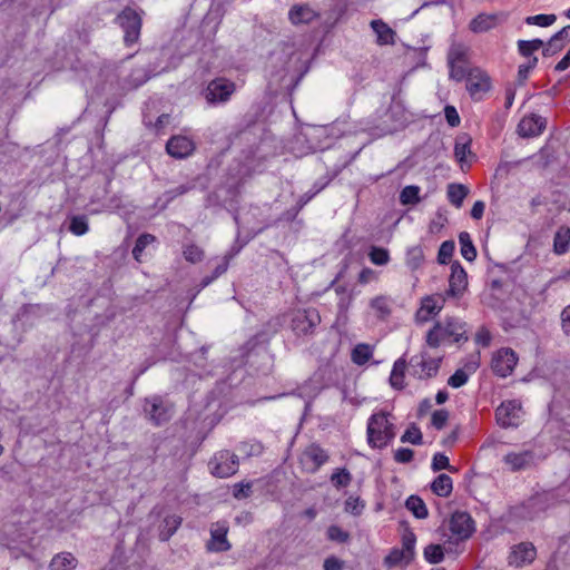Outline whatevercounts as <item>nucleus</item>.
Wrapping results in <instances>:
<instances>
[{
    "label": "nucleus",
    "mask_w": 570,
    "mask_h": 570,
    "mask_svg": "<svg viewBox=\"0 0 570 570\" xmlns=\"http://www.w3.org/2000/svg\"><path fill=\"white\" fill-rule=\"evenodd\" d=\"M557 20L556 14H537L525 18L527 24H535L539 27H549Z\"/></svg>",
    "instance_id": "50"
},
{
    "label": "nucleus",
    "mask_w": 570,
    "mask_h": 570,
    "mask_svg": "<svg viewBox=\"0 0 570 570\" xmlns=\"http://www.w3.org/2000/svg\"><path fill=\"white\" fill-rule=\"evenodd\" d=\"M414 452L409 448H400L394 453V460L399 463H409L413 460Z\"/></svg>",
    "instance_id": "60"
},
{
    "label": "nucleus",
    "mask_w": 570,
    "mask_h": 570,
    "mask_svg": "<svg viewBox=\"0 0 570 570\" xmlns=\"http://www.w3.org/2000/svg\"><path fill=\"white\" fill-rule=\"evenodd\" d=\"M442 336L445 341L451 340L452 342L460 343L461 341H468L465 335L464 323L454 317H449L444 323H441Z\"/></svg>",
    "instance_id": "20"
},
{
    "label": "nucleus",
    "mask_w": 570,
    "mask_h": 570,
    "mask_svg": "<svg viewBox=\"0 0 570 570\" xmlns=\"http://www.w3.org/2000/svg\"><path fill=\"white\" fill-rule=\"evenodd\" d=\"M544 46L543 41L540 40V39H533V40H519L518 41V49H519V52L530 59L532 58V53L537 50H539L540 48H542Z\"/></svg>",
    "instance_id": "37"
},
{
    "label": "nucleus",
    "mask_w": 570,
    "mask_h": 570,
    "mask_svg": "<svg viewBox=\"0 0 570 570\" xmlns=\"http://www.w3.org/2000/svg\"><path fill=\"white\" fill-rule=\"evenodd\" d=\"M386 116L394 122V129L402 128L410 121L407 112L400 102H392Z\"/></svg>",
    "instance_id": "28"
},
{
    "label": "nucleus",
    "mask_w": 570,
    "mask_h": 570,
    "mask_svg": "<svg viewBox=\"0 0 570 570\" xmlns=\"http://www.w3.org/2000/svg\"><path fill=\"white\" fill-rule=\"evenodd\" d=\"M547 121L539 115L523 117L518 125V132L521 137L539 136L546 128Z\"/></svg>",
    "instance_id": "18"
},
{
    "label": "nucleus",
    "mask_w": 570,
    "mask_h": 570,
    "mask_svg": "<svg viewBox=\"0 0 570 570\" xmlns=\"http://www.w3.org/2000/svg\"><path fill=\"white\" fill-rule=\"evenodd\" d=\"M370 261L377 266H385L390 262V253L386 248L371 246L368 250Z\"/></svg>",
    "instance_id": "38"
},
{
    "label": "nucleus",
    "mask_w": 570,
    "mask_h": 570,
    "mask_svg": "<svg viewBox=\"0 0 570 570\" xmlns=\"http://www.w3.org/2000/svg\"><path fill=\"white\" fill-rule=\"evenodd\" d=\"M320 323L321 315L318 311L313 307L297 309L293 313L291 318L292 331L298 336L313 334Z\"/></svg>",
    "instance_id": "6"
},
{
    "label": "nucleus",
    "mask_w": 570,
    "mask_h": 570,
    "mask_svg": "<svg viewBox=\"0 0 570 570\" xmlns=\"http://www.w3.org/2000/svg\"><path fill=\"white\" fill-rule=\"evenodd\" d=\"M208 466L213 475L228 478L238 471V456L227 450L219 451L209 461Z\"/></svg>",
    "instance_id": "8"
},
{
    "label": "nucleus",
    "mask_w": 570,
    "mask_h": 570,
    "mask_svg": "<svg viewBox=\"0 0 570 570\" xmlns=\"http://www.w3.org/2000/svg\"><path fill=\"white\" fill-rule=\"evenodd\" d=\"M316 17V12L307 4L294 6L288 12V18L293 24L309 23Z\"/></svg>",
    "instance_id": "23"
},
{
    "label": "nucleus",
    "mask_w": 570,
    "mask_h": 570,
    "mask_svg": "<svg viewBox=\"0 0 570 570\" xmlns=\"http://www.w3.org/2000/svg\"><path fill=\"white\" fill-rule=\"evenodd\" d=\"M403 560L406 562V553L403 550L394 549L386 556L385 563L396 566Z\"/></svg>",
    "instance_id": "61"
},
{
    "label": "nucleus",
    "mask_w": 570,
    "mask_h": 570,
    "mask_svg": "<svg viewBox=\"0 0 570 570\" xmlns=\"http://www.w3.org/2000/svg\"><path fill=\"white\" fill-rule=\"evenodd\" d=\"M444 301L445 298L441 295L426 296L422 301V305L416 314V317L421 322L429 321L431 315H436L441 312Z\"/></svg>",
    "instance_id": "21"
},
{
    "label": "nucleus",
    "mask_w": 570,
    "mask_h": 570,
    "mask_svg": "<svg viewBox=\"0 0 570 570\" xmlns=\"http://www.w3.org/2000/svg\"><path fill=\"white\" fill-rule=\"evenodd\" d=\"M372 355L373 348L368 344L360 343L353 348L351 358L356 365H364L370 361Z\"/></svg>",
    "instance_id": "33"
},
{
    "label": "nucleus",
    "mask_w": 570,
    "mask_h": 570,
    "mask_svg": "<svg viewBox=\"0 0 570 570\" xmlns=\"http://www.w3.org/2000/svg\"><path fill=\"white\" fill-rule=\"evenodd\" d=\"M431 468L434 472H438L440 470L458 472V469L450 464L449 458L441 452H438L433 455Z\"/></svg>",
    "instance_id": "43"
},
{
    "label": "nucleus",
    "mask_w": 570,
    "mask_h": 570,
    "mask_svg": "<svg viewBox=\"0 0 570 570\" xmlns=\"http://www.w3.org/2000/svg\"><path fill=\"white\" fill-rule=\"evenodd\" d=\"M472 155L473 154L471 151V138L466 135L459 136L455 140L454 156L456 160L460 163L462 169L464 164L466 163V157Z\"/></svg>",
    "instance_id": "27"
},
{
    "label": "nucleus",
    "mask_w": 570,
    "mask_h": 570,
    "mask_svg": "<svg viewBox=\"0 0 570 570\" xmlns=\"http://www.w3.org/2000/svg\"><path fill=\"white\" fill-rule=\"evenodd\" d=\"M535 454L532 450L507 453L502 461L512 472L529 469L534 463Z\"/></svg>",
    "instance_id": "16"
},
{
    "label": "nucleus",
    "mask_w": 570,
    "mask_h": 570,
    "mask_svg": "<svg viewBox=\"0 0 570 570\" xmlns=\"http://www.w3.org/2000/svg\"><path fill=\"white\" fill-rule=\"evenodd\" d=\"M228 528L225 524L216 523L210 528V540L207 543V549L216 552H224L230 549L227 535Z\"/></svg>",
    "instance_id": "19"
},
{
    "label": "nucleus",
    "mask_w": 570,
    "mask_h": 570,
    "mask_svg": "<svg viewBox=\"0 0 570 570\" xmlns=\"http://www.w3.org/2000/svg\"><path fill=\"white\" fill-rule=\"evenodd\" d=\"M423 259V250L420 246L412 247L407 252V265L413 269L417 268Z\"/></svg>",
    "instance_id": "53"
},
{
    "label": "nucleus",
    "mask_w": 570,
    "mask_h": 570,
    "mask_svg": "<svg viewBox=\"0 0 570 570\" xmlns=\"http://www.w3.org/2000/svg\"><path fill=\"white\" fill-rule=\"evenodd\" d=\"M466 61V49L461 45H453L448 53V63H465Z\"/></svg>",
    "instance_id": "47"
},
{
    "label": "nucleus",
    "mask_w": 570,
    "mask_h": 570,
    "mask_svg": "<svg viewBox=\"0 0 570 570\" xmlns=\"http://www.w3.org/2000/svg\"><path fill=\"white\" fill-rule=\"evenodd\" d=\"M570 247V228L567 226H561L553 239V250L558 255L566 254Z\"/></svg>",
    "instance_id": "30"
},
{
    "label": "nucleus",
    "mask_w": 570,
    "mask_h": 570,
    "mask_svg": "<svg viewBox=\"0 0 570 570\" xmlns=\"http://www.w3.org/2000/svg\"><path fill=\"white\" fill-rule=\"evenodd\" d=\"M330 481L336 489L346 488L352 481V474L345 468L335 469Z\"/></svg>",
    "instance_id": "36"
},
{
    "label": "nucleus",
    "mask_w": 570,
    "mask_h": 570,
    "mask_svg": "<svg viewBox=\"0 0 570 570\" xmlns=\"http://www.w3.org/2000/svg\"><path fill=\"white\" fill-rule=\"evenodd\" d=\"M406 370V361L401 357L395 361L391 375H390V384L392 387L396 390H402L404 387V374Z\"/></svg>",
    "instance_id": "31"
},
{
    "label": "nucleus",
    "mask_w": 570,
    "mask_h": 570,
    "mask_svg": "<svg viewBox=\"0 0 570 570\" xmlns=\"http://www.w3.org/2000/svg\"><path fill=\"white\" fill-rule=\"evenodd\" d=\"M328 459L330 455L325 449L317 443H312L303 450L299 456V463L306 472L315 473Z\"/></svg>",
    "instance_id": "10"
},
{
    "label": "nucleus",
    "mask_w": 570,
    "mask_h": 570,
    "mask_svg": "<svg viewBox=\"0 0 570 570\" xmlns=\"http://www.w3.org/2000/svg\"><path fill=\"white\" fill-rule=\"evenodd\" d=\"M559 501L556 491L538 492L523 502L512 507L510 509V515L517 520L532 521L549 509L556 507Z\"/></svg>",
    "instance_id": "1"
},
{
    "label": "nucleus",
    "mask_w": 570,
    "mask_h": 570,
    "mask_svg": "<svg viewBox=\"0 0 570 570\" xmlns=\"http://www.w3.org/2000/svg\"><path fill=\"white\" fill-rule=\"evenodd\" d=\"M183 254L186 261L194 264L200 262L204 257V250L194 244L185 246Z\"/></svg>",
    "instance_id": "51"
},
{
    "label": "nucleus",
    "mask_w": 570,
    "mask_h": 570,
    "mask_svg": "<svg viewBox=\"0 0 570 570\" xmlns=\"http://www.w3.org/2000/svg\"><path fill=\"white\" fill-rule=\"evenodd\" d=\"M142 413L153 425L161 426L174 416L175 405L160 395H153L144 400Z\"/></svg>",
    "instance_id": "3"
},
{
    "label": "nucleus",
    "mask_w": 570,
    "mask_h": 570,
    "mask_svg": "<svg viewBox=\"0 0 570 570\" xmlns=\"http://www.w3.org/2000/svg\"><path fill=\"white\" fill-rule=\"evenodd\" d=\"M561 325L564 334L570 335V304L561 313Z\"/></svg>",
    "instance_id": "64"
},
{
    "label": "nucleus",
    "mask_w": 570,
    "mask_h": 570,
    "mask_svg": "<svg viewBox=\"0 0 570 570\" xmlns=\"http://www.w3.org/2000/svg\"><path fill=\"white\" fill-rule=\"evenodd\" d=\"M448 417H449V413L448 411L445 410H436L433 412L432 414V425L436 429V430H441L444 428L446 421H448Z\"/></svg>",
    "instance_id": "59"
},
{
    "label": "nucleus",
    "mask_w": 570,
    "mask_h": 570,
    "mask_svg": "<svg viewBox=\"0 0 570 570\" xmlns=\"http://www.w3.org/2000/svg\"><path fill=\"white\" fill-rule=\"evenodd\" d=\"M468 286V275L459 262L451 265V274L449 278V289L446 296L460 297Z\"/></svg>",
    "instance_id": "15"
},
{
    "label": "nucleus",
    "mask_w": 570,
    "mask_h": 570,
    "mask_svg": "<svg viewBox=\"0 0 570 570\" xmlns=\"http://www.w3.org/2000/svg\"><path fill=\"white\" fill-rule=\"evenodd\" d=\"M445 342L442 336L441 323L438 322L426 334V343L431 347H438Z\"/></svg>",
    "instance_id": "48"
},
{
    "label": "nucleus",
    "mask_w": 570,
    "mask_h": 570,
    "mask_svg": "<svg viewBox=\"0 0 570 570\" xmlns=\"http://www.w3.org/2000/svg\"><path fill=\"white\" fill-rule=\"evenodd\" d=\"M440 362V358H432L426 353L414 355L409 362L410 373L420 380L433 377L439 372Z\"/></svg>",
    "instance_id": "9"
},
{
    "label": "nucleus",
    "mask_w": 570,
    "mask_h": 570,
    "mask_svg": "<svg viewBox=\"0 0 570 570\" xmlns=\"http://www.w3.org/2000/svg\"><path fill=\"white\" fill-rule=\"evenodd\" d=\"M344 562L341 559L331 556L324 560L323 568L324 570H342Z\"/></svg>",
    "instance_id": "63"
},
{
    "label": "nucleus",
    "mask_w": 570,
    "mask_h": 570,
    "mask_svg": "<svg viewBox=\"0 0 570 570\" xmlns=\"http://www.w3.org/2000/svg\"><path fill=\"white\" fill-rule=\"evenodd\" d=\"M395 436L394 424L384 412L374 413L367 422V442L372 448L382 449Z\"/></svg>",
    "instance_id": "2"
},
{
    "label": "nucleus",
    "mask_w": 570,
    "mask_h": 570,
    "mask_svg": "<svg viewBox=\"0 0 570 570\" xmlns=\"http://www.w3.org/2000/svg\"><path fill=\"white\" fill-rule=\"evenodd\" d=\"M156 242V237L151 234H148V233H144L141 234L137 240H136V244H135V247L132 249V256L137 261V262H140V257L145 250V248L155 243Z\"/></svg>",
    "instance_id": "39"
},
{
    "label": "nucleus",
    "mask_w": 570,
    "mask_h": 570,
    "mask_svg": "<svg viewBox=\"0 0 570 570\" xmlns=\"http://www.w3.org/2000/svg\"><path fill=\"white\" fill-rule=\"evenodd\" d=\"M422 432L421 430L413 423L411 424L407 430L404 432V434L401 436V442L403 443H412L414 445L422 444Z\"/></svg>",
    "instance_id": "46"
},
{
    "label": "nucleus",
    "mask_w": 570,
    "mask_h": 570,
    "mask_svg": "<svg viewBox=\"0 0 570 570\" xmlns=\"http://www.w3.org/2000/svg\"><path fill=\"white\" fill-rule=\"evenodd\" d=\"M498 24L497 14L481 13L470 22V30L475 33L489 31Z\"/></svg>",
    "instance_id": "25"
},
{
    "label": "nucleus",
    "mask_w": 570,
    "mask_h": 570,
    "mask_svg": "<svg viewBox=\"0 0 570 570\" xmlns=\"http://www.w3.org/2000/svg\"><path fill=\"white\" fill-rule=\"evenodd\" d=\"M77 563L78 561L72 553L60 552L51 559L49 570H73Z\"/></svg>",
    "instance_id": "26"
},
{
    "label": "nucleus",
    "mask_w": 570,
    "mask_h": 570,
    "mask_svg": "<svg viewBox=\"0 0 570 570\" xmlns=\"http://www.w3.org/2000/svg\"><path fill=\"white\" fill-rule=\"evenodd\" d=\"M405 507L417 519H425L428 517V514H429L428 508H426L424 501L421 498L416 497V495H411L406 500Z\"/></svg>",
    "instance_id": "35"
},
{
    "label": "nucleus",
    "mask_w": 570,
    "mask_h": 570,
    "mask_svg": "<svg viewBox=\"0 0 570 570\" xmlns=\"http://www.w3.org/2000/svg\"><path fill=\"white\" fill-rule=\"evenodd\" d=\"M450 67V77L456 81H461L464 78L466 79L469 70L464 66V63H449Z\"/></svg>",
    "instance_id": "55"
},
{
    "label": "nucleus",
    "mask_w": 570,
    "mask_h": 570,
    "mask_svg": "<svg viewBox=\"0 0 570 570\" xmlns=\"http://www.w3.org/2000/svg\"><path fill=\"white\" fill-rule=\"evenodd\" d=\"M431 489L436 495L448 498L453 490L452 479L448 474H440L432 482Z\"/></svg>",
    "instance_id": "32"
},
{
    "label": "nucleus",
    "mask_w": 570,
    "mask_h": 570,
    "mask_svg": "<svg viewBox=\"0 0 570 570\" xmlns=\"http://www.w3.org/2000/svg\"><path fill=\"white\" fill-rule=\"evenodd\" d=\"M235 91L236 85L234 81L219 77L208 82L203 95L208 105L217 106L229 101Z\"/></svg>",
    "instance_id": "4"
},
{
    "label": "nucleus",
    "mask_w": 570,
    "mask_h": 570,
    "mask_svg": "<svg viewBox=\"0 0 570 570\" xmlns=\"http://www.w3.org/2000/svg\"><path fill=\"white\" fill-rule=\"evenodd\" d=\"M327 538L332 541L346 542L350 538L348 533L337 525H331L327 529Z\"/></svg>",
    "instance_id": "57"
},
{
    "label": "nucleus",
    "mask_w": 570,
    "mask_h": 570,
    "mask_svg": "<svg viewBox=\"0 0 570 570\" xmlns=\"http://www.w3.org/2000/svg\"><path fill=\"white\" fill-rule=\"evenodd\" d=\"M537 557V549L531 542H520L511 548L508 557V564L522 568L531 564Z\"/></svg>",
    "instance_id": "12"
},
{
    "label": "nucleus",
    "mask_w": 570,
    "mask_h": 570,
    "mask_svg": "<svg viewBox=\"0 0 570 570\" xmlns=\"http://www.w3.org/2000/svg\"><path fill=\"white\" fill-rule=\"evenodd\" d=\"M491 88L490 77L480 68H470L466 77V90L474 100L482 99Z\"/></svg>",
    "instance_id": "11"
},
{
    "label": "nucleus",
    "mask_w": 570,
    "mask_h": 570,
    "mask_svg": "<svg viewBox=\"0 0 570 570\" xmlns=\"http://www.w3.org/2000/svg\"><path fill=\"white\" fill-rule=\"evenodd\" d=\"M69 230L77 236L85 235L89 230L88 218L85 215L72 216Z\"/></svg>",
    "instance_id": "41"
},
{
    "label": "nucleus",
    "mask_w": 570,
    "mask_h": 570,
    "mask_svg": "<svg viewBox=\"0 0 570 570\" xmlns=\"http://www.w3.org/2000/svg\"><path fill=\"white\" fill-rule=\"evenodd\" d=\"M191 189V186L190 185H180L176 188H173V189H169L167 190L164 196L166 197V203H170L171 200H174L176 197L178 196H181L184 194H186L187 191H189Z\"/></svg>",
    "instance_id": "62"
},
{
    "label": "nucleus",
    "mask_w": 570,
    "mask_h": 570,
    "mask_svg": "<svg viewBox=\"0 0 570 570\" xmlns=\"http://www.w3.org/2000/svg\"><path fill=\"white\" fill-rule=\"evenodd\" d=\"M181 524V518L176 514L166 515L159 524V540L168 541Z\"/></svg>",
    "instance_id": "24"
},
{
    "label": "nucleus",
    "mask_w": 570,
    "mask_h": 570,
    "mask_svg": "<svg viewBox=\"0 0 570 570\" xmlns=\"http://www.w3.org/2000/svg\"><path fill=\"white\" fill-rule=\"evenodd\" d=\"M468 194L469 188L462 184L452 183L448 185V199L456 208H460L462 206L463 200L468 196Z\"/></svg>",
    "instance_id": "29"
},
{
    "label": "nucleus",
    "mask_w": 570,
    "mask_h": 570,
    "mask_svg": "<svg viewBox=\"0 0 570 570\" xmlns=\"http://www.w3.org/2000/svg\"><path fill=\"white\" fill-rule=\"evenodd\" d=\"M450 530L456 540H465L474 531V521L468 512L456 511L451 517Z\"/></svg>",
    "instance_id": "14"
},
{
    "label": "nucleus",
    "mask_w": 570,
    "mask_h": 570,
    "mask_svg": "<svg viewBox=\"0 0 570 570\" xmlns=\"http://www.w3.org/2000/svg\"><path fill=\"white\" fill-rule=\"evenodd\" d=\"M420 187L410 185L402 189L400 194V202L403 205H414L420 202Z\"/></svg>",
    "instance_id": "42"
},
{
    "label": "nucleus",
    "mask_w": 570,
    "mask_h": 570,
    "mask_svg": "<svg viewBox=\"0 0 570 570\" xmlns=\"http://www.w3.org/2000/svg\"><path fill=\"white\" fill-rule=\"evenodd\" d=\"M455 244L453 240H445L441 244L438 253V262L441 265L450 263L451 257L454 253Z\"/></svg>",
    "instance_id": "45"
},
{
    "label": "nucleus",
    "mask_w": 570,
    "mask_h": 570,
    "mask_svg": "<svg viewBox=\"0 0 570 570\" xmlns=\"http://www.w3.org/2000/svg\"><path fill=\"white\" fill-rule=\"evenodd\" d=\"M424 558L430 563H440L444 559L443 548L440 544H429L424 549Z\"/></svg>",
    "instance_id": "44"
},
{
    "label": "nucleus",
    "mask_w": 570,
    "mask_h": 570,
    "mask_svg": "<svg viewBox=\"0 0 570 570\" xmlns=\"http://www.w3.org/2000/svg\"><path fill=\"white\" fill-rule=\"evenodd\" d=\"M116 22L124 30V41L127 47H130L138 41L141 30V17L137 11L126 7L116 17Z\"/></svg>",
    "instance_id": "5"
},
{
    "label": "nucleus",
    "mask_w": 570,
    "mask_h": 570,
    "mask_svg": "<svg viewBox=\"0 0 570 570\" xmlns=\"http://www.w3.org/2000/svg\"><path fill=\"white\" fill-rule=\"evenodd\" d=\"M537 63H538V58L537 57H532V58L528 59V61L525 63H522V65L519 66L518 81H519L520 85L524 83V81L529 77L530 71L532 69H534Z\"/></svg>",
    "instance_id": "52"
},
{
    "label": "nucleus",
    "mask_w": 570,
    "mask_h": 570,
    "mask_svg": "<svg viewBox=\"0 0 570 570\" xmlns=\"http://www.w3.org/2000/svg\"><path fill=\"white\" fill-rule=\"evenodd\" d=\"M522 416V404L518 400L504 401L495 410L497 423L503 429L518 428Z\"/></svg>",
    "instance_id": "7"
},
{
    "label": "nucleus",
    "mask_w": 570,
    "mask_h": 570,
    "mask_svg": "<svg viewBox=\"0 0 570 570\" xmlns=\"http://www.w3.org/2000/svg\"><path fill=\"white\" fill-rule=\"evenodd\" d=\"M566 46L564 42H562L557 35H553L548 43L543 48V55L544 56H553L557 52H559L563 47Z\"/></svg>",
    "instance_id": "54"
},
{
    "label": "nucleus",
    "mask_w": 570,
    "mask_h": 570,
    "mask_svg": "<svg viewBox=\"0 0 570 570\" xmlns=\"http://www.w3.org/2000/svg\"><path fill=\"white\" fill-rule=\"evenodd\" d=\"M370 305L380 318H385L391 313L390 301L385 296L374 297Z\"/></svg>",
    "instance_id": "40"
},
{
    "label": "nucleus",
    "mask_w": 570,
    "mask_h": 570,
    "mask_svg": "<svg viewBox=\"0 0 570 570\" xmlns=\"http://www.w3.org/2000/svg\"><path fill=\"white\" fill-rule=\"evenodd\" d=\"M252 493V483L247 482V483H236L234 487H233V495L236 498V499H245V498H248Z\"/></svg>",
    "instance_id": "58"
},
{
    "label": "nucleus",
    "mask_w": 570,
    "mask_h": 570,
    "mask_svg": "<svg viewBox=\"0 0 570 570\" xmlns=\"http://www.w3.org/2000/svg\"><path fill=\"white\" fill-rule=\"evenodd\" d=\"M166 150L171 157L183 159L193 154L195 144L186 136H173L166 144Z\"/></svg>",
    "instance_id": "17"
},
{
    "label": "nucleus",
    "mask_w": 570,
    "mask_h": 570,
    "mask_svg": "<svg viewBox=\"0 0 570 570\" xmlns=\"http://www.w3.org/2000/svg\"><path fill=\"white\" fill-rule=\"evenodd\" d=\"M468 374L463 370L459 368L449 377L448 384L454 389H458L463 386L468 382Z\"/></svg>",
    "instance_id": "56"
},
{
    "label": "nucleus",
    "mask_w": 570,
    "mask_h": 570,
    "mask_svg": "<svg viewBox=\"0 0 570 570\" xmlns=\"http://www.w3.org/2000/svg\"><path fill=\"white\" fill-rule=\"evenodd\" d=\"M518 363V356L511 348L499 350L492 358L493 372L501 376L507 377L510 375Z\"/></svg>",
    "instance_id": "13"
},
{
    "label": "nucleus",
    "mask_w": 570,
    "mask_h": 570,
    "mask_svg": "<svg viewBox=\"0 0 570 570\" xmlns=\"http://www.w3.org/2000/svg\"><path fill=\"white\" fill-rule=\"evenodd\" d=\"M461 246V255L469 262H473L476 257V249L472 243L471 236L468 232H462L459 235Z\"/></svg>",
    "instance_id": "34"
},
{
    "label": "nucleus",
    "mask_w": 570,
    "mask_h": 570,
    "mask_svg": "<svg viewBox=\"0 0 570 570\" xmlns=\"http://www.w3.org/2000/svg\"><path fill=\"white\" fill-rule=\"evenodd\" d=\"M371 28L376 35V42L380 46L394 45L395 31L384 21L377 19L371 21Z\"/></svg>",
    "instance_id": "22"
},
{
    "label": "nucleus",
    "mask_w": 570,
    "mask_h": 570,
    "mask_svg": "<svg viewBox=\"0 0 570 570\" xmlns=\"http://www.w3.org/2000/svg\"><path fill=\"white\" fill-rule=\"evenodd\" d=\"M403 551L406 553V563H409L414 557L415 547V534L412 531H406L403 535Z\"/></svg>",
    "instance_id": "49"
}]
</instances>
